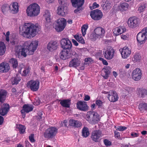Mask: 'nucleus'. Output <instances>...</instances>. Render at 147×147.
<instances>
[{
  "label": "nucleus",
  "mask_w": 147,
  "mask_h": 147,
  "mask_svg": "<svg viewBox=\"0 0 147 147\" xmlns=\"http://www.w3.org/2000/svg\"><path fill=\"white\" fill-rule=\"evenodd\" d=\"M86 119L90 123L92 124L96 123L100 120L99 115L96 112L93 111L87 112Z\"/></svg>",
  "instance_id": "1"
},
{
  "label": "nucleus",
  "mask_w": 147,
  "mask_h": 147,
  "mask_svg": "<svg viewBox=\"0 0 147 147\" xmlns=\"http://www.w3.org/2000/svg\"><path fill=\"white\" fill-rule=\"evenodd\" d=\"M40 7L37 3H32L28 6V16L31 17L37 16L40 13Z\"/></svg>",
  "instance_id": "2"
},
{
  "label": "nucleus",
  "mask_w": 147,
  "mask_h": 147,
  "mask_svg": "<svg viewBox=\"0 0 147 147\" xmlns=\"http://www.w3.org/2000/svg\"><path fill=\"white\" fill-rule=\"evenodd\" d=\"M66 24V20L63 18H60L55 22L54 27L57 32H61L64 29Z\"/></svg>",
  "instance_id": "3"
},
{
  "label": "nucleus",
  "mask_w": 147,
  "mask_h": 147,
  "mask_svg": "<svg viewBox=\"0 0 147 147\" xmlns=\"http://www.w3.org/2000/svg\"><path fill=\"white\" fill-rule=\"evenodd\" d=\"M105 31L104 29L100 27L95 28L94 32L90 36L91 38L93 41H95L98 38H102L104 36Z\"/></svg>",
  "instance_id": "4"
},
{
  "label": "nucleus",
  "mask_w": 147,
  "mask_h": 147,
  "mask_svg": "<svg viewBox=\"0 0 147 147\" xmlns=\"http://www.w3.org/2000/svg\"><path fill=\"white\" fill-rule=\"evenodd\" d=\"M39 30V28L34 24L28 23V38H33L36 34V32Z\"/></svg>",
  "instance_id": "5"
},
{
  "label": "nucleus",
  "mask_w": 147,
  "mask_h": 147,
  "mask_svg": "<svg viewBox=\"0 0 147 147\" xmlns=\"http://www.w3.org/2000/svg\"><path fill=\"white\" fill-rule=\"evenodd\" d=\"M57 132V129L56 128L51 127L45 131L43 136L46 138H52L55 136Z\"/></svg>",
  "instance_id": "6"
},
{
  "label": "nucleus",
  "mask_w": 147,
  "mask_h": 147,
  "mask_svg": "<svg viewBox=\"0 0 147 147\" xmlns=\"http://www.w3.org/2000/svg\"><path fill=\"white\" fill-rule=\"evenodd\" d=\"M15 50L16 56L18 58H20L21 56H23L24 57L27 56L26 52L27 50L24 46L23 48L21 45L17 46L15 47Z\"/></svg>",
  "instance_id": "7"
},
{
  "label": "nucleus",
  "mask_w": 147,
  "mask_h": 147,
  "mask_svg": "<svg viewBox=\"0 0 147 147\" xmlns=\"http://www.w3.org/2000/svg\"><path fill=\"white\" fill-rule=\"evenodd\" d=\"M60 46L64 49L69 50L71 49L72 45L71 41L68 38H65L61 40Z\"/></svg>",
  "instance_id": "8"
},
{
  "label": "nucleus",
  "mask_w": 147,
  "mask_h": 147,
  "mask_svg": "<svg viewBox=\"0 0 147 147\" xmlns=\"http://www.w3.org/2000/svg\"><path fill=\"white\" fill-rule=\"evenodd\" d=\"M90 15L91 18L95 20H100L103 16L101 11L97 9L91 11L90 13Z\"/></svg>",
  "instance_id": "9"
},
{
  "label": "nucleus",
  "mask_w": 147,
  "mask_h": 147,
  "mask_svg": "<svg viewBox=\"0 0 147 147\" xmlns=\"http://www.w3.org/2000/svg\"><path fill=\"white\" fill-rule=\"evenodd\" d=\"M102 136V133L100 130H96L93 131L91 134V138L95 142H98L100 138Z\"/></svg>",
  "instance_id": "10"
},
{
  "label": "nucleus",
  "mask_w": 147,
  "mask_h": 147,
  "mask_svg": "<svg viewBox=\"0 0 147 147\" xmlns=\"http://www.w3.org/2000/svg\"><path fill=\"white\" fill-rule=\"evenodd\" d=\"M40 84L39 80H36L35 81L31 80L28 82L30 88L33 91H37L39 88Z\"/></svg>",
  "instance_id": "11"
},
{
  "label": "nucleus",
  "mask_w": 147,
  "mask_h": 147,
  "mask_svg": "<svg viewBox=\"0 0 147 147\" xmlns=\"http://www.w3.org/2000/svg\"><path fill=\"white\" fill-rule=\"evenodd\" d=\"M114 50L111 47H109L105 52L104 51L103 54L105 58L108 60L112 59L113 57Z\"/></svg>",
  "instance_id": "12"
},
{
  "label": "nucleus",
  "mask_w": 147,
  "mask_h": 147,
  "mask_svg": "<svg viewBox=\"0 0 147 147\" xmlns=\"http://www.w3.org/2000/svg\"><path fill=\"white\" fill-rule=\"evenodd\" d=\"M127 23L129 27L133 28L136 27L138 25V21L137 18L130 17L128 20Z\"/></svg>",
  "instance_id": "13"
},
{
  "label": "nucleus",
  "mask_w": 147,
  "mask_h": 147,
  "mask_svg": "<svg viewBox=\"0 0 147 147\" xmlns=\"http://www.w3.org/2000/svg\"><path fill=\"white\" fill-rule=\"evenodd\" d=\"M38 45V41L37 40L32 41L28 47V55H32L36 50Z\"/></svg>",
  "instance_id": "14"
},
{
  "label": "nucleus",
  "mask_w": 147,
  "mask_h": 147,
  "mask_svg": "<svg viewBox=\"0 0 147 147\" xmlns=\"http://www.w3.org/2000/svg\"><path fill=\"white\" fill-rule=\"evenodd\" d=\"M109 100L111 102H114L118 100V96L117 93L113 90H110L109 94L107 95Z\"/></svg>",
  "instance_id": "15"
},
{
  "label": "nucleus",
  "mask_w": 147,
  "mask_h": 147,
  "mask_svg": "<svg viewBox=\"0 0 147 147\" xmlns=\"http://www.w3.org/2000/svg\"><path fill=\"white\" fill-rule=\"evenodd\" d=\"M142 74L141 71L140 69L136 68L132 72V78L135 81H138L141 78Z\"/></svg>",
  "instance_id": "16"
},
{
  "label": "nucleus",
  "mask_w": 147,
  "mask_h": 147,
  "mask_svg": "<svg viewBox=\"0 0 147 147\" xmlns=\"http://www.w3.org/2000/svg\"><path fill=\"white\" fill-rule=\"evenodd\" d=\"M77 107L79 110L85 111L88 110V107L86 102L84 101H78L76 104Z\"/></svg>",
  "instance_id": "17"
},
{
  "label": "nucleus",
  "mask_w": 147,
  "mask_h": 147,
  "mask_svg": "<svg viewBox=\"0 0 147 147\" xmlns=\"http://www.w3.org/2000/svg\"><path fill=\"white\" fill-rule=\"evenodd\" d=\"M9 109V105L7 103L1 105L0 108V114L2 116L6 115Z\"/></svg>",
  "instance_id": "18"
},
{
  "label": "nucleus",
  "mask_w": 147,
  "mask_h": 147,
  "mask_svg": "<svg viewBox=\"0 0 147 147\" xmlns=\"http://www.w3.org/2000/svg\"><path fill=\"white\" fill-rule=\"evenodd\" d=\"M136 38L137 41L140 45L144 43L147 39V38L144 34V33L142 32L141 31L138 33Z\"/></svg>",
  "instance_id": "19"
},
{
  "label": "nucleus",
  "mask_w": 147,
  "mask_h": 147,
  "mask_svg": "<svg viewBox=\"0 0 147 147\" xmlns=\"http://www.w3.org/2000/svg\"><path fill=\"white\" fill-rule=\"evenodd\" d=\"M22 29L20 30V34L24 37L28 38V23H26L23 26H22Z\"/></svg>",
  "instance_id": "20"
},
{
  "label": "nucleus",
  "mask_w": 147,
  "mask_h": 147,
  "mask_svg": "<svg viewBox=\"0 0 147 147\" xmlns=\"http://www.w3.org/2000/svg\"><path fill=\"white\" fill-rule=\"evenodd\" d=\"M80 63V61L78 58H74L69 62V66L70 67H77L79 66Z\"/></svg>",
  "instance_id": "21"
},
{
  "label": "nucleus",
  "mask_w": 147,
  "mask_h": 147,
  "mask_svg": "<svg viewBox=\"0 0 147 147\" xmlns=\"http://www.w3.org/2000/svg\"><path fill=\"white\" fill-rule=\"evenodd\" d=\"M131 53V51L127 47H125L123 48L121 52L122 57L124 59L127 58Z\"/></svg>",
  "instance_id": "22"
},
{
  "label": "nucleus",
  "mask_w": 147,
  "mask_h": 147,
  "mask_svg": "<svg viewBox=\"0 0 147 147\" xmlns=\"http://www.w3.org/2000/svg\"><path fill=\"white\" fill-rule=\"evenodd\" d=\"M111 67L109 66H107L102 70V75L103 78L107 79L109 77V75L111 73Z\"/></svg>",
  "instance_id": "23"
},
{
  "label": "nucleus",
  "mask_w": 147,
  "mask_h": 147,
  "mask_svg": "<svg viewBox=\"0 0 147 147\" xmlns=\"http://www.w3.org/2000/svg\"><path fill=\"white\" fill-rule=\"evenodd\" d=\"M57 44L56 41H51L48 44L47 48L50 51H53L56 50L57 48Z\"/></svg>",
  "instance_id": "24"
},
{
  "label": "nucleus",
  "mask_w": 147,
  "mask_h": 147,
  "mask_svg": "<svg viewBox=\"0 0 147 147\" xmlns=\"http://www.w3.org/2000/svg\"><path fill=\"white\" fill-rule=\"evenodd\" d=\"M113 33L116 36L119 35L125 31V28L121 26L115 28L113 30Z\"/></svg>",
  "instance_id": "25"
},
{
  "label": "nucleus",
  "mask_w": 147,
  "mask_h": 147,
  "mask_svg": "<svg viewBox=\"0 0 147 147\" xmlns=\"http://www.w3.org/2000/svg\"><path fill=\"white\" fill-rule=\"evenodd\" d=\"M69 51L67 50H62L59 54L60 58L63 60H65L70 57Z\"/></svg>",
  "instance_id": "26"
},
{
  "label": "nucleus",
  "mask_w": 147,
  "mask_h": 147,
  "mask_svg": "<svg viewBox=\"0 0 147 147\" xmlns=\"http://www.w3.org/2000/svg\"><path fill=\"white\" fill-rule=\"evenodd\" d=\"M9 69L10 66L8 63H2L0 64V72H6Z\"/></svg>",
  "instance_id": "27"
},
{
  "label": "nucleus",
  "mask_w": 147,
  "mask_h": 147,
  "mask_svg": "<svg viewBox=\"0 0 147 147\" xmlns=\"http://www.w3.org/2000/svg\"><path fill=\"white\" fill-rule=\"evenodd\" d=\"M57 11L59 15L64 16L67 11V7L64 5L59 6L58 7Z\"/></svg>",
  "instance_id": "28"
},
{
  "label": "nucleus",
  "mask_w": 147,
  "mask_h": 147,
  "mask_svg": "<svg viewBox=\"0 0 147 147\" xmlns=\"http://www.w3.org/2000/svg\"><path fill=\"white\" fill-rule=\"evenodd\" d=\"M69 125L75 127H80L82 126L81 122L74 119H70L69 121Z\"/></svg>",
  "instance_id": "29"
},
{
  "label": "nucleus",
  "mask_w": 147,
  "mask_h": 147,
  "mask_svg": "<svg viewBox=\"0 0 147 147\" xmlns=\"http://www.w3.org/2000/svg\"><path fill=\"white\" fill-rule=\"evenodd\" d=\"M51 14L49 10L45 11L43 14V17L45 18L46 23L49 24L51 22Z\"/></svg>",
  "instance_id": "30"
},
{
  "label": "nucleus",
  "mask_w": 147,
  "mask_h": 147,
  "mask_svg": "<svg viewBox=\"0 0 147 147\" xmlns=\"http://www.w3.org/2000/svg\"><path fill=\"white\" fill-rule=\"evenodd\" d=\"M19 10L18 6V3L17 2H14L10 6V12L13 14H15L17 13Z\"/></svg>",
  "instance_id": "31"
},
{
  "label": "nucleus",
  "mask_w": 147,
  "mask_h": 147,
  "mask_svg": "<svg viewBox=\"0 0 147 147\" xmlns=\"http://www.w3.org/2000/svg\"><path fill=\"white\" fill-rule=\"evenodd\" d=\"M72 6L76 7L78 6H82L84 3V0H71Z\"/></svg>",
  "instance_id": "32"
},
{
  "label": "nucleus",
  "mask_w": 147,
  "mask_h": 147,
  "mask_svg": "<svg viewBox=\"0 0 147 147\" xmlns=\"http://www.w3.org/2000/svg\"><path fill=\"white\" fill-rule=\"evenodd\" d=\"M9 65L12 67L13 68L16 69V68L18 65V63L17 60L15 58H12L9 59Z\"/></svg>",
  "instance_id": "33"
},
{
  "label": "nucleus",
  "mask_w": 147,
  "mask_h": 147,
  "mask_svg": "<svg viewBox=\"0 0 147 147\" xmlns=\"http://www.w3.org/2000/svg\"><path fill=\"white\" fill-rule=\"evenodd\" d=\"M7 94L6 90H1L0 91V102L2 103L5 100Z\"/></svg>",
  "instance_id": "34"
},
{
  "label": "nucleus",
  "mask_w": 147,
  "mask_h": 147,
  "mask_svg": "<svg viewBox=\"0 0 147 147\" xmlns=\"http://www.w3.org/2000/svg\"><path fill=\"white\" fill-rule=\"evenodd\" d=\"M105 1V3L104 2L103 4L102 5V9L105 11H107L110 8L111 4L110 1L107 0H104Z\"/></svg>",
  "instance_id": "35"
},
{
  "label": "nucleus",
  "mask_w": 147,
  "mask_h": 147,
  "mask_svg": "<svg viewBox=\"0 0 147 147\" xmlns=\"http://www.w3.org/2000/svg\"><path fill=\"white\" fill-rule=\"evenodd\" d=\"M60 104L63 107L69 108L71 105V100L69 99L61 100Z\"/></svg>",
  "instance_id": "36"
},
{
  "label": "nucleus",
  "mask_w": 147,
  "mask_h": 147,
  "mask_svg": "<svg viewBox=\"0 0 147 147\" xmlns=\"http://www.w3.org/2000/svg\"><path fill=\"white\" fill-rule=\"evenodd\" d=\"M10 5L7 4H4L2 7V11L4 14L6 15L9 11L10 12Z\"/></svg>",
  "instance_id": "37"
},
{
  "label": "nucleus",
  "mask_w": 147,
  "mask_h": 147,
  "mask_svg": "<svg viewBox=\"0 0 147 147\" xmlns=\"http://www.w3.org/2000/svg\"><path fill=\"white\" fill-rule=\"evenodd\" d=\"M6 51V47L4 42H0V56L4 55Z\"/></svg>",
  "instance_id": "38"
},
{
  "label": "nucleus",
  "mask_w": 147,
  "mask_h": 147,
  "mask_svg": "<svg viewBox=\"0 0 147 147\" xmlns=\"http://www.w3.org/2000/svg\"><path fill=\"white\" fill-rule=\"evenodd\" d=\"M138 91L140 97H143L145 95H147V90L145 89L139 88Z\"/></svg>",
  "instance_id": "39"
},
{
  "label": "nucleus",
  "mask_w": 147,
  "mask_h": 147,
  "mask_svg": "<svg viewBox=\"0 0 147 147\" xmlns=\"http://www.w3.org/2000/svg\"><path fill=\"white\" fill-rule=\"evenodd\" d=\"M74 38L79 43L83 44H85V42L84 39L80 35L76 34L74 36Z\"/></svg>",
  "instance_id": "40"
},
{
  "label": "nucleus",
  "mask_w": 147,
  "mask_h": 147,
  "mask_svg": "<svg viewBox=\"0 0 147 147\" xmlns=\"http://www.w3.org/2000/svg\"><path fill=\"white\" fill-rule=\"evenodd\" d=\"M21 78L17 75L16 77L11 78V81L12 85H16L18 84Z\"/></svg>",
  "instance_id": "41"
},
{
  "label": "nucleus",
  "mask_w": 147,
  "mask_h": 147,
  "mask_svg": "<svg viewBox=\"0 0 147 147\" xmlns=\"http://www.w3.org/2000/svg\"><path fill=\"white\" fill-rule=\"evenodd\" d=\"M22 116L23 118L25 117L26 113H28V104H25L22 107V109L21 111Z\"/></svg>",
  "instance_id": "42"
},
{
  "label": "nucleus",
  "mask_w": 147,
  "mask_h": 147,
  "mask_svg": "<svg viewBox=\"0 0 147 147\" xmlns=\"http://www.w3.org/2000/svg\"><path fill=\"white\" fill-rule=\"evenodd\" d=\"M139 109L141 112L147 111V104L146 103H141L139 106Z\"/></svg>",
  "instance_id": "43"
},
{
  "label": "nucleus",
  "mask_w": 147,
  "mask_h": 147,
  "mask_svg": "<svg viewBox=\"0 0 147 147\" xmlns=\"http://www.w3.org/2000/svg\"><path fill=\"white\" fill-rule=\"evenodd\" d=\"M89 135V132L87 127H84L82 130V135L83 137L86 138Z\"/></svg>",
  "instance_id": "44"
},
{
  "label": "nucleus",
  "mask_w": 147,
  "mask_h": 147,
  "mask_svg": "<svg viewBox=\"0 0 147 147\" xmlns=\"http://www.w3.org/2000/svg\"><path fill=\"white\" fill-rule=\"evenodd\" d=\"M129 5L126 3H123L120 4V9L121 11H126Z\"/></svg>",
  "instance_id": "45"
},
{
  "label": "nucleus",
  "mask_w": 147,
  "mask_h": 147,
  "mask_svg": "<svg viewBox=\"0 0 147 147\" xmlns=\"http://www.w3.org/2000/svg\"><path fill=\"white\" fill-rule=\"evenodd\" d=\"M141 57L139 53L136 54L134 55V57L132 58V60L134 62H139L141 60Z\"/></svg>",
  "instance_id": "46"
},
{
  "label": "nucleus",
  "mask_w": 147,
  "mask_h": 147,
  "mask_svg": "<svg viewBox=\"0 0 147 147\" xmlns=\"http://www.w3.org/2000/svg\"><path fill=\"white\" fill-rule=\"evenodd\" d=\"M17 128L18 129L21 134H24L26 128L22 125H18L17 126Z\"/></svg>",
  "instance_id": "47"
},
{
  "label": "nucleus",
  "mask_w": 147,
  "mask_h": 147,
  "mask_svg": "<svg viewBox=\"0 0 147 147\" xmlns=\"http://www.w3.org/2000/svg\"><path fill=\"white\" fill-rule=\"evenodd\" d=\"M88 27V25L87 24L84 25L82 27L81 30L83 36H84L86 34V30Z\"/></svg>",
  "instance_id": "48"
},
{
  "label": "nucleus",
  "mask_w": 147,
  "mask_h": 147,
  "mask_svg": "<svg viewBox=\"0 0 147 147\" xmlns=\"http://www.w3.org/2000/svg\"><path fill=\"white\" fill-rule=\"evenodd\" d=\"M82 6H78L76 8H77L74 11V13L76 14L80 13L83 9Z\"/></svg>",
  "instance_id": "49"
},
{
  "label": "nucleus",
  "mask_w": 147,
  "mask_h": 147,
  "mask_svg": "<svg viewBox=\"0 0 147 147\" xmlns=\"http://www.w3.org/2000/svg\"><path fill=\"white\" fill-rule=\"evenodd\" d=\"M43 115V112L42 111H39L38 113L37 118L39 120L42 119L44 118L42 116Z\"/></svg>",
  "instance_id": "50"
},
{
  "label": "nucleus",
  "mask_w": 147,
  "mask_h": 147,
  "mask_svg": "<svg viewBox=\"0 0 147 147\" xmlns=\"http://www.w3.org/2000/svg\"><path fill=\"white\" fill-rule=\"evenodd\" d=\"M22 71V74L24 76H26L28 74V69H21L20 70V72Z\"/></svg>",
  "instance_id": "51"
},
{
  "label": "nucleus",
  "mask_w": 147,
  "mask_h": 147,
  "mask_svg": "<svg viewBox=\"0 0 147 147\" xmlns=\"http://www.w3.org/2000/svg\"><path fill=\"white\" fill-rule=\"evenodd\" d=\"M29 139L30 141L32 143L34 142L35 141L34 138V135L33 134H31L29 136Z\"/></svg>",
  "instance_id": "52"
},
{
  "label": "nucleus",
  "mask_w": 147,
  "mask_h": 147,
  "mask_svg": "<svg viewBox=\"0 0 147 147\" xmlns=\"http://www.w3.org/2000/svg\"><path fill=\"white\" fill-rule=\"evenodd\" d=\"M146 6L144 5H141L139 7L138 11L140 13L144 11L145 9Z\"/></svg>",
  "instance_id": "53"
},
{
  "label": "nucleus",
  "mask_w": 147,
  "mask_h": 147,
  "mask_svg": "<svg viewBox=\"0 0 147 147\" xmlns=\"http://www.w3.org/2000/svg\"><path fill=\"white\" fill-rule=\"evenodd\" d=\"M115 127L116 128V129L117 130H119L120 131H123L127 129L126 127L124 126H118L117 127Z\"/></svg>",
  "instance_id": "54"
},
{
  "label": "nucleus",
  "mask_w": 147,
  "mask_h": 147,
  "mask_svg": "<svg viewBox=\"0 0 147 147\" xmlns=\"http://www.w3.org/2000/svg\"><path fill=\"white\" fill-rule=\"evenodd\" d=\"M121 38L123 40H125L128 39L129 35L127 34H123L121 36Z\"/></svg>",
  "instance_id": "55"
},
{
  "label": "nucleus",
  "mask_w": 147,
  "mask_h": 147,
  "mask_svg": "<svg viewBox=\"0 0 147 147\" xmlns=\"http://www.w3.org/2000/svg\"><path fill=\"white\" fill-rule=\"evenodd\" d=\"M104 143L107 146H110L111 145V142L107 139H105L104 140Z\"/></svg>",
  "instance_id": "56"
},
{
  "label": "nucleus",
  "mask_w": 147,
  "mask_h": 147,
  "mask_svg": "<svg viewBox=\"0 0 147 147\" xmlns=\"http://www.w3.org/2000/svg\"><path fill=\"white\" fill-rule=\"evenodd\" d=\"M96 104L99 107H101L102 105V102L101 100H97L96 101Z\"/></svg>",
  "instance_id": "57"
},
{
  "label": "nucleus",
  "mask_w": 147,
  "mask_h": 147,
  "mask_svg": "<svg viewBox=\"0 0 147 147\" xmlns=\"http://www.w3.org/2000/svg\"><path fill=\"white\" fill-rule=\"evenodd\" d=\"M99 59L103 63V64L105 65H107L108 64V63L107 61L105 59H104L103 58L100 57L99 58Z\"/></svg>",
  "instance_id": "58"
},
{
  "label": "nucleus",
  "mask_w": 147,
  "mask_h": 147,
  "mask_svg": "<svg viewBox=\"0 0 147 147\" xmlns=\"http://www.w3.org/2000/svg\"><path fill=\"white\" fill-rule=\"evenodd\" d=\"M115 136V138L119 139L120 138L119 133L118 131H114Z\"/></svg>",
  "instance_id": "59"
},
{
  "label": "nucleus",
  "mask_w": 147,
  "mask_h": 147,
  "mask_svg": "<svg viewBox=\"0 0 147 147\" xmlns=\"http://www.w3.org/2000/svg\"><path fill=\"white\" fill-rule=\"evenodd\" d=\"M33 107V105H28V112L32 111Z\"/></svg>",
  "instance_id": "60"
},
{
  "label": "nucleus",
  "mask_w": 147,
  "mask_h": 147,
  "mask_svg": "<svg viewBox=\"0 0 147 147\" xmlns=\"http://www.w3.org/2000/svg\"><path fill=\"white\" fill-rule=\"evenodd\" d=\"M143 33L145 36L147 38V28L145 29H143L141 31Z\"/></svg>",
  "instance_id": "61"
},
{
  "label": "nucleus",
  "mask_w": 147,
  "mask_h": 147,
  "mask_svg": "<svg viewBox=\"0 0 147 147\" xmlns=\"http://www.w3.org/2000/svg\"><path fill=\"white\" fill-rule=\"evenodd\" d=\"M11 42L12 45H14L18 43V40L17 39H14L12 41H11Z\"/></svg>",
  "instance_id": "62"
},
{
  "label": "nucleus",
  "mask_w": 147,
  "mask_h": 147,
  "mask_svg": "<svg viewBox=\"0 0 147 147\" xmlns=\"http://www.w3.org/2000/svg\"><path fill=\"white\" fill-rule=\"evenodd\" d=\"M10 34V32L9 31H7L6 34V39L7 41L8 42L9 41V36Z\"/></svg>",
  "instance_id": "63"
},
{
  "label": "nucleus",
  "mask_w": 147,
  "mask_h": 147,
  "mask_svg": "<svg viewBox=\"0 0 147 147\" xmlns=\"http://www.w3.org/2000/svg\"><path fill=\"white\" fill-rule=\"evenodd\" d=\"M72 41L74 45L75 46H77L78 45V43L75 40L72 39Z\"/></svg>",
  "instance_id": "64"
}]
</instances>
